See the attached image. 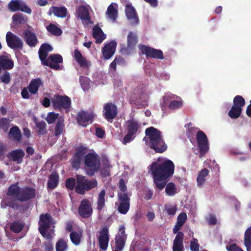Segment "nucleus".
<instances>
[{"instance_id": "1", "label": "nucleus", "mask_w": 251, "mask_h": 251, "mask_svg": "<svg viewBox=\"0 0 251 251\" xmlns=\"http://www.w3.org/2000/svg\"><path fill=\"white\" fill-rule=\"evenodd\" d=\"M173 162L168 159L159 157L156 162L152 163L150 171L153 176L155 189L162 190L166 184V179L174 173Z\"/></svg>"}, {"instance_id": "2", "label": "nucleus", "mask_w": 251, "mask_h": 251, "mask_svg": "<svg viewBox=\"0 0 251 251\" xmlns=\"http://www.w3.org/2000/svg\"><path fill=\"white\" fill-rule=\"evenodd\" d=\"M146 137L144 138L146 144L153 149L156 152H162L167 149L161 135L160 132L153 127L146 130Z\"/></svg>"}, {"instance_id": "3", "label": "nucleus", "mask_w": 251, "mask_h": 251, "mask_svg": "<svg viewBox=\"0 0 251 251\" xmlns=\"http://www.w3.org/2000/svg\"><path fill=\"white\" fill-rule=\"evenodd\" d=\"M52 50V48L50 45L47 44L42 45L39 50V57L44 65L49 66L51 68L58 70L59 69L58 64L62 61V58L60 55H51L47 59H46L48 52Z\"/></svg>"}, {"instance_id": "4", "label": "nucleus", "mask_w": 251, "mask_h": 251, "mask_svg": "<svg viewBox=\"0 0 251 251\" xmlns=\"http://www.w3.org/2000/svg\"><path fill=\"white\" fill-rule=\"evenodd\" d=\"M54 223L50 215H41L39 222V230L42 235L47 238H51L54 234Z\"/></svg>"}, {"instance_id": "5", "label": "nucleus", "mask_w": 251, "mask_h": 251, "mask_svg": "<svg viewBox=\"0 0 251 251\" xmlns=\"http://www.w3.org/2000/svg\"><path fill=\"white\" fill-rule=\"evenodd\" d=\"M8 194L20 201H25L33 198L35 195V191L29 188L20 189L16 184L9 187Z\"/></svg>"}, {"instance_id": "6", "label": "nucleus", "mask_w": 251, "mask_h": 251, "mask_svg": "<svg viewBox=\"0 0 251 251\" xmlns=\"http://www.w3.org/2000/svg\"><path fill=\"white\" fill-rule=\"evenodd\" d=\"M245 104L244 99L241 96H236L233 99V105L228 112V116L232 119L238 118L242 112V107Z\"/></svg>"}, {"instance_id": "7", "label": "nucleus", "mask_w": 251, "mask_h": 251, "mask_svg": "<svg viewBox=\"0 0 251 251\" xmlns=\"http://www.w3.org/2000/svg\"><path fill=\"white\" fill-rule=\"evenodd\" d=\"M75 15L76 18L80 20L83 24L88 25L91 23L88 5L79 6L76 9Z\"/></svg>"}, {"instance_id": "8", "label": "nucleus", "mask_w": 251, "mask_h": 251, "mask_svg": "<svg viewBox=\"0 0 251 251\" xmlns=\"http://www.w3.org/2000/svg\"><path fill=\"white\" fill-rule=\"evenodd\" d=\"M85 164L90 169V172H88V174L89 175H93L99 170L100 168V164L97 155L94 153H89L86 155Z\"/></svg>"}, {"instance_id": "9", "label": "nucleus", "mask_w": 251, "mask_h": 251, "mask_svg": "<svg viewBox=\"0 0 251 251\" xmlns=\"http://www.w3.org/2000/svg\"><path fill=\"white\" fill-rule=\"evenodd\" d=\"M79 215L84 218H88L93 213V208L90 201L86 199H83L78 208Z\"/></svg>"}, {"instance_id": "10", "label": "nucleus", "mask_w": 251, "mask_h": 251, "mask_svg": "<svg viewBox=\"0 0 251 251\" xmlns=\"http://www.w3.org/2000/svg\"><path fill=\"white\" fill-rule=\"evenodd\" d=\"M138 47L141 52L145 54L147 57L160 59L163 58V52L161 50L154 49L143 45H139Z\"/></svg>"}, {"instance_id": "11", "label": "nucleus", "mask_w": 251, "mask_h": 251, "mask_svg": "<svg viewBox=\"0 0 251 251\" xmlns=\"http://www.w3.org/2000/svg\"><path fill=\"white\" fill-rule=\"evenodd\" d=\"M197 140L201 153H206L209 150L208 139L206 134L201 130L198 131L197 133Z\"/></svg>"}, {"instance_id": "12", "label": "nucleus", "mask_w": 251, "mask_h": 251, "mask_svg": "<svg viewBox=\"0 0 251 251\" xmlns=\"http://www.w3.org/2000/svg\"><path fill=\"white\" fill-rule=\"evenodd\" d=\"M119 231L115 237V248L119 251H122L125 247L126 240V235L125 231V226L121 225L119 226Z\"/></svg>"}, {"instance_id": "13", "label": "nucleus", "mask_w": 251, "mask_h": 251, "mask_svg": "<svg viewBox=\"0 0 251 251\" xmlns=\"http://www.w3.org/2000/svg\"><path fill=\"white\" fill-rule=\"evenodd\" d=\"M94 116V114L92 112L80 111L77 114V123L79 125L86 127L92 122Z\"/></svg>"}, {"instance_id": "14", "label": "nucleus", "mask_w": 251, "mask_h": 251, "mask_svg": "<svg viewBox=\"0 0 251 251\" xmlns=\"http://www.w3.org/2000/svg\"><path fill=\"white\" fill-rule=\"evenodd\" d=\"M8 46L13 49L22 48L23 42L21 39L11 32H8L6 36Z\"/></svg>"}, {"instance_id": "15", "label": "nucleus", "mask_w": 251, "mask_h": 251, "mask_svg": "<svg viewBox=\"0 0 251 251\" xmlns=\"http://www.w3.org/2000/svg\"><path fill=\"white\" fill-rule=\"evenodd\" d=\"M125 13L127 20L132 25H136L139 22V18L134 7L131 3H127L125 6Z\"/></svg>"}, {"instance_id": "16", "label": "nucleus", "mask_w": 251, "mask_h": 251, "mask_svg": "<svg viewBox=\"0 0 251 251\" xmlns=\"http://www.w3.org/2000/svg\"><path fill=\"white\" fill-rule=\"evenodd\" d=\"M100 248L104 251L107 249L109 241V231L107 227H103L99 232L98 238Z\"/></svg>"}, {"instance_id": "17", "label": "nucleus", "mask_w": 251, "mask_h": 251, "mask_svg": "<svg viewBox=\"0 0 251 251\" xmlns=\"http://www.w3.org/2000/svg\"><path fill=\"white\" fill-rule=\"evenodd\" d=\"M127 45L125 49L126 54H130L134 52L135 46L137 43V37L136 33L129 32L127 37Z\"/></svg>"}, {"instance_id": "18", "label": "nucleus", "mask_w": 251, "mask_h": 251, "mask_svg": "<svg viewBox=\"0 0 251 251\" xmlns=\"http://www.w3.org/2000/svg\"><path fill=\"white\" fill-rule=\"evenodd\" d=\"M52 103L55 108H68L71 104V100L67 96H56L52 100Z\"/></svg>"}, {"instance_id": "19", "label": "nucleus", "mask_w": 251, "mask_h": 251, "mask_svg": "<svg viewBox=\"0 0 251 251\" xmlns=\"http://www.w3.org/2000/svg\"><path fill=\"white\" fill-rule=\"evenodd\" d=\"M116 45V43L112 41L105 44L104 47L102 48L101 51L104 59H109L114 55Z\"/></svg>"}, {"instance_id": "20", "label": "nucleus", "mask_w": 251, "mask_h": 251, "mask_svg": "<svg viewBox=\"0 0 251 251\" xmlns=\"http://www.w3.org/2000/svg\"><path fill=\"white\" fill-rule=\"evenodd\" d=\"M9 8L12 11L20 10L27 13H31V10L25 5L20 0H11L9 4Z\"/></svg>"}, {"instance_id": "21", "label": "nucleus", "mask_w": 251, "mask_h": 251, "mask_svg": "<svg viewBox=\"0 0 251 251\" xmlns=\"http://www.w3.org/2000/svg\"><path fill=\"white\" fill-rule=\"evenodd\" d=\"M183 237L182 232L177 233L173 242V251H184Z\"/></svg>"}, {"instance_id": "22", "label": "nucleus", "mask_w": 251, "mask_h": 251, "mask_svg": "<svg viewBox=\"0 0 251 251\" xmlns=\"http://www.w3.org/2000/svg\"><path fill=\"white\" fill-rule=\"evenodd\" d=\"M104 114L107 120L114 119L117 115V108L116 106L111 103L106 104L104 107Z\"/></svg>"}, {"instance_id": "23", "label": "nucleus", "mask_w": 251, "mask_h": 251, "mask_svg": "<svg viewBox=\"0 0 251 251\" xmlns=\"http://www.w3.org/2000/svg\"><path fill=\"white\" fill-rule=\"evenodd\" d=\"M76 185L75 187V190L77 193L82 195L84 194L86 191L85 187V177L82 175H77L76 176Z\"/></svg>"}, {"instance_id": "24", "label": "nucleus", "mask_w": 251, "mask_h": 251, "mask_svg": "<svg viewBox=\"0 0 251 251\" xmlns=\"http://www.w3.org/2000/svg\"><path fill=\"white\" fill-rule=\"evenodd\" d=\"M107 18L112 22H115L118 17V4L115 3L111 4L107 9Z\"/></svg>"}, {"instance_id": "25", "label": "nucleus", "mask_w": 251, "mask_h": 251, "mask_svg": "<svg viewBox=\"0 0 251 251\" xmlns=\"http://www.w3.org/2000/svg\"><path fill=\"white\" fill-rule=\"evenodd\" d=\"M127 131L135 134L140 132L141 128V125L134 119L129 120L126 123Z\"/></svg>"}, {"instance_id": "26", "label": "nucleus", "mask_w": 251, "mask_h": 251, "mask_svg": "<svg viewBox=\"0 0 251 251\" xmlns=\"http://www.w3.org/2000/svg\"><path fill=\"white\" fill-rule=\"evenodd\" d=\"M74 57L76 62L81 67L87 68L90 66V63L83 56L81 52L77 50H75L74 53Z\"/></svg>"}, {"instance_id": "27", "label": "nucleus", "mask_w": 251, "mask_h": 251, "mask_svg": "<svg viewBox=\"0 0 251 251\" xmlns=\"http://www.w3.org/2000/svg\"><path fill=\"white\" fill-rule=\"evenodd\" d=\"M208 174L209 171L206 169H203L199 173L197 178V184L198 187H203L206 182V177Z\"/></svg>"}, {"instance_id": "28", "label": "nucleus", "mask_w": 251, "mask_h": 251, "mask_svg": "<svg viewBox=\"0 0 251 251\" xmlns=\"http://www.w3.org/2000/svg\"><path fill=\"white\" fill-rule=\"evenodd\" d=\"M93 35L97 43H101L106 38L105 34L97 25H95L93 28Z\"/></svg>"}, {"instance_id": "29", "label": "nucleus", "mask_w": 251, "mask_h": 251, "mask_svg": "<svg viewBox=\"0 0 251 251\" xmlns=\"http://www.w3.org/2000/svg\"><path fill=\"white\" fill-rule=\"evenodd\" d=\"M119 191L118 192V198L119 199H123L124 198H129L130 194L126 191V186L125 184V182L124 179H121L120 180L119 184Z\"/></svg>"}, {"instance_id": "30", "label": "nucleus", "mask_w": 251, "mask_h": 251, "mask_svg": "<svg viewBox=\"0 0 251 251\" xmlns=\"http://www.w3.org/2000/svg\"><path fill=\"white\" fill-rule=\"evenodd\" d=\"M120 201V204L118 207V211L122 214H126L129 210V198H124V199H119Z\"/></svg>"}, {"instance_id": "31", "label": "nucleus", "mask_w": 251, "mask_h": 251, "mask_svg": "<svg viewBox=\"0 0 251 251\" xmlns=\"http://www.w3.org/2000/svg\"><path fill=\"white\" fill-rule=\"evenodd\" d=\"M25 38L27 44L30 47H34L37 43L36 35L29 31L25 32Z\"/></svg>"}, {"instance_id": "32", "label": "nucleus", "mask_w": 251, "mask_h": 251, "mask_svg": "<svg viewBox=\"0 0 251 251\" xmlns=\"http://www.w3.org/2000/svg\"><path fill=\"white\" fill-rule=\"evenodd\" d=\"M24 155V151L21 149L13 151L9 154L10 157L13 160L17 162L18 163H21L22 162Z\"/></svg>"}, {"instance_id": "33", "label": "nucleus", "mask_w": 251, "mask_h": 251, "mask_svg": "<svg viewBox=\"0 0 251 251\" xmlns=\"http://www.w3.org/2000/svg\"><path fill=\"white\" fill-rule=\"evenodd\" d=\"M49 13L50 15L53 13L57 17L64 18L66 16L67 9L63 7H52L50 8Z\"/></svg>"}, {"instance_id": "34", "label": "nucleus", "mask_w": 251, "mask_h": 251, "mask_svg": "<svg viewBox=\"0 0 251 251\" xmlns=\"http://www.w3.org/2000/svg\"><path fill=\"white\" fill-rule=\"evenodd\" d=\"M9 136L10 138L19 142L21 141L22 135L21 131L18 126L12 127L9 131Z\"/></svg>"}, {"instance_id": "35", "label": "nucleus", "mask_w": 251, "mask_h": 251, "mask_svg": "<svg viewBox=\"0 0 251 251\" xmlns=\"http://www.w3.org/2000/svg\"><path fill=\"white\" fill-rule=\"evenodd\" d=\"M0 65L2 68L10 69L13 67V63L7 56H2L0 57Z\"/></svg>"}, {"instance_id": "36", "label": "nucleus", "mask_w": 251, "mask_h": 251, "mask_svg": "<svg viewBox=\"0 0 251 251\" xmlns=\"http://www.w3.org/2000/svg\"><path fill=\"white\" fill-rule=\"evenodd\" d=\"M105 190H102L99 193L97 199V209L100 211L105 206Z\"/></svg>"}, {"instance_id": "37", "label": "nucleus", "mask_w": 251, "mask_h": 251, "mask_svg": "<svg viewBox=\"0 0 251 251\" xmlns=\"http://www.w3.org/2000/svg\"><path fill=\"white\" fill-rule=\"evenodd\" d=\"M42 85L41 80L38 78L32 80L29 86V90L32 94H35L39 87Z\"/></svg>"}, {"instance_id": "38", "label": "nucleus", "mask_w": 251, "mask_h": 251, "mask_svg": "<svg viewBox=\"0 0 251 251\" xmlns=\"http://www.w3.org/2000/svg\"><path fill=\"white\" fill-rule=\"evenodd\" d=\"M183 100L180 98L176 96V99L173 100L169 105L171 109L175 110L181 108L183 105Z\"/></svg>"}, {"instance_id": "39", "label": "nucleus", "mask_w": 251, "mask_h": 251, "mask_svg": "<svg viewBox=\"0 0 251 251\" xmlns=\"http://www.w3.org/2000/svg\"><path fill=\"white\" fill-rule=\"evenodd\" d=\"M245 245L247 251H251V226L245 231L244 235Z\"/></svg>"}, {"instance_id": "40", "label": "nucleus", "mask_w": 251, "mask_h": 251, "mask_svg": "<svg viewBox=\"0 0 251 251\" xmlns=\"http://www.w3.org/2000/svg\"><path fill=\"white\" fill-rule=\"evenodd\" d=\"M67 240L60 239L56 244V251H66L68 249Z\"/></svg>"}, {"instance_id": "41", "label": "nucleus", "mask_w": 251, "mask_h": 251, "mask_svg": "<svg viewBox=\"0 0 251 251\" xmlns=\"http://www.w3.org/2000/svg\"><path fill=\"white\" fill-rule=\"evenodd\" d=\"M165 192L169 196H173L177 193V188L174 183H169L166 187Z\"/></svg>"}, {"instance_id": "42", "label": "nucleus", "mask_w": 251, "mask_h": 251, "mask_svg": "<svg viewBox=\"0 0 251 251\" xmlns=\"http://www.w3.org/2000/svg\"><path fill=\"white\" fill-rule=\"evenodd\" d=\"M58 179V176L56 173H53L51 174L48 181V187L49 188H54L57 185Z\"/></svg>"}, {"instance_id": "43", "label": "nucleus", "mask_w": 251, "mask_h": 251, "mask_svg": "<svg viewBox=\"0 0 251 251\" xmlns=\"http://www.w3.org/2000/svg\"><path fill=\"white\" fill-rule=\"evenodd\" d=\"M60 118H63L62 117L59 115L58 114L54 112H49L47 115L45 120L49 124L53 123L56 120L57 122L59 121Z\"/></svg>"}, {"instance_id": "44", "label": "nucleus", "mask_w": 251, "mask_h": 251, "mask_svg": "<svg viewBox=\"0 0 251 251\" xmlns=\"http://www.w3.org/2000/svg\"><path fill=\"white\" fill-rule=\"evenodd\" d=\"M64 119L63 118H60L59 121H57L55 128V135L58 136L63 133L64 129Z\"/></svg>"}, {"instance_id": "45", "label": "nucleus", "mask_w": 251, "mask_h": 251, "mask_svg": "<svg viewBox=\"0 0 251 251\" xmlns=\"http://www.w3.org/2000/svg\"><path fill=\"white\" fill-rule=\"evenodd\" d=\"M79 81L83 90H87L90 88L91 81L88 78L81 76L79 78Z\"/></svg>"}, {"instance_id": "46", "label": "nucleus", "mask_w": 251, "mask_h": 251, "mask_svg": "<svg viewBox=\"0 0 251 251\" xmlns=\"http://www.w3.org/2000/svg\"><path fill=\"white\" fill-rule=\"evenodd\" d=\"M81 232H72L70 234V238L72 243L75 245H78L80 242Z\"/></svg>"}, {"instance_id": "47", "label": "nucleus", "mask_w": 251, "mask_h": 251, "mask_svg": "<svg viewBox=\"0 0 251 251\" xmlns=\"http://www.w3.org/2000/svg\"><path fill=\"white\" fill-rule=\"evenodd\" d=\"M47 29L50 33L56 36L60 35L62 33V31L59 28L51 24L47 26Z\"/></svg>"}, {"instance_id": "48", "label": "nucleus", "mask_w": 251, "mask_h": 251, "mask_svg": "<svg viewBox=\"0 0 251 251\" xmlns=\"http://www.w3.org/2000/svg\"><path fill=\"white\" fill-rule=\"evenodd\" d=\"M85 181L86 187L85 189L86 191L96 187L98 185V182L96 179H88L85 178Z\"/></svg>"}, {"instance_id": "49", "label": "nucleus", "mask_w": 251, "mask_h": 251, "mask_svg": "<svg viewBox=\"0 0 251 251\" xmlns=\"http://www.w3.org/2000/svg\"><path fill=\"white\" fill-rule=\"evenodd\" d=\"M176 99V95L171 93L165 94L163 97V102L161 103L162 107L165 106L169 101H171L173 100Z\"/></svg>"}, {"instance_id": "50", "label": "nucleus", "mask_w": 251, "mask_h": 251, "mask_svg": "<svg viewBox=\"0 0 251 251\" xmlns=\"http://www.w3.org/2000/svg\"><path fill=\"white\" fill-rule=\"evenodd\" d=\"M165 208L168 215L174 216L176 214V208L175 204L171 203L166 204L165 205Z\"/></svg>"}, {"instance_id": "51", "label": "nucleus", "mask_w": 251, "mask_h": 251, "mask_svg": "<svg viewBox=\"0 0 251 251\" xmlns=\"http://www.w3.org/2000/svg\"><path fill=\"white\" fill-rule=\"evenodd\" d=\"M205 220L207 223L210 225H215L217 223V219L215 214L213 213H208L205 216Z\"/></svg>"}, {"instance_id": "52", "label": "nucleus", "mask_w": 251, "mask_h": 251, "mask_svg": "<svg viewBox=\"0 0 251 251\" xmlns=\"http://www.w3.org/2000/svg\"><path fill=\"white\" fill-rule=\"evenodd\" d=\"M185 127L187 129V134L189 137L192 136L194 133L196 132L198 129L197 128L193 126V124L191 123H188L186 124L185 126Z\"/></svg>"}, {"instance_id": "53", "label": "nucleus", "mask_w": 251, "mask_h": 251, "mask_svg": "<svg viewBox=\"0 0 251 251\" xmlns=\"http://www.w3.org/2000/svg\"><path fill=\"white\" fill-rule=\"evenodd\" d=\"M134 138V134L128 131L127 133L124 136L123 139L121 140V142L123 144L126 145L132 141Z\"/></svg>"}, {"instance_id": "54", "label": "nucleus", "mask_w": 251, "mask_h": 251, "mask_svg": "<svg viewBox=\"0 0 251 251\" xmlns=\"http://www.w3.org/2000/svg\"><path fill=\"white\" fill-rule=\"evenodd\" d=\"M87 148L83 146L78 147L76 149V151L75 155H76V157L78 158L80 157V158H82L84 155L87 152Z\"/></svg>"}, {"instance_id": "55", "label": "nucleus", "mask_w": 251, "mask_h": 251, "mask_svg": "<svg viewBox=\"0 0 251 251\" xmlns=\"http://www.w3.org/2000/svg\"><path fill=\"white\" fill-rule=\"evenodd\" d=\"M46 123L44 121L36 123V126L38 129V132L40 134H44L46 132Z\"/></svg>"}, {"instance_id": "56", "label": "nucleus", "mask_w": 251, "mask_h": 251, "mask_svg": "<svg viewBox=\"0 0 251 251\" xmlns=\"http://www.w3.org/2000/svg\"><path fill=\"white\" fill-rule=\"evenodd\" d=\"M190 249L191 251H199V245L198 244V240L195 238H193L190 242Z\"/></svg>"}, {"instance_id": "57", "label": "nucleus", "mask_w": 251, "mask_h": 251, "mask_svg": "<svg viewBox=\"0 0 251 251\" xmlns=\"http://www.w3.org/2000/svg\"><path fill=\"white\" fill-rule=\"evenodd\" d=\"M23 226L21 224L14 223L10 226L11 229L15 232H19L23 229Z\"/></svg>"}, {"instance_id": "58", "label": "nucleus", "mask_w": 251, "mask_h": 251, "mask_svg": "<svg viewBox=\"0 0 251 251\" xmlns=\"http://www.w3.org/2000/svg\"><path fill=\"white\" fill-rule=\"evenodd\" d=\"M187 218V216L185 213H181L177 217V223L183 226L186 221Z\"/></svg>"}, {"instance_id": "59", "label": "nucleus", "mask_w": 251, "mask_h": 251, "mask_svg": "<svg viewBox=\"0 0 251 251\" xmlns=\"http://www.w3.org/2000/svg\"><path fill=\"white\" fill-rule=\"evenodd\" d=\"M9 122L8 120L6 118H1L0 119V128L6 130L9 125Z\"/></svg>"}, {"instance_id": "60", "label": "nucleus", "mask_w": 251, "mask_h": 251, "mask_svg": "<svg viewBox=\"0 0 251 251\" xmlns=\"http://www.w3.org/2000/svg\"><path fill=\"white\" fill-rule=\"evenodd\" d=\"M75 184H76V182H75V180L74 178H70L67 179L66 181L67 188L70 190H73L74 188Z\"/></svg>"}, {"instance_id": "61", "label": "nucleus", "mask_w": 251, "mask_h": 251, "mask_svg": "<svg viewBox=\"0 0 251 251\" xmlns=\"http://www.w3.org/2000/svg\"><path fill=\"white\" fill-rule=\"evenodd\" d=\"M228 251H243V250L238 246L236 244H230L226 247Z\"/></svg>"}, {"instance_id": "62", "label": "nucleus", "mask_w": 251, "mask_h": 251, "mask_svg": "<svg viewBox=\"0 0 251 251\" xmlns=\"http://www.w3.org/2000/svg\"><path fill=\"white\" fill-rule=\"evenodd\" d=\"M12 19L14 23L16 24H20L24 21L23 15L21 14H15Z\"/></svg>"}, {"instance_id": "63", "label": "nucleus", "mask_w": 251, "mask_h": 251, "mask_svg": "<svg viewBox=\"0 0 251 251\" xmlns=\"http://www.w3.org/2000/svg\"><path fill=\"white\" fill-rule=\"evenodd\" d=\"M81 158L80 157H76V155H75L72 159V165L73 168H77L80 164Z\"/></svg>"}, {"instance_id": "64", "label": "nucleus", "mask_w": 251, "mask_h": 251, "mask_svg": "<svg viewBox=\"0 0 251 251\" xmlns=\"http://www.w3.org/2000/svg\"><path fill=\"white\" fill-rule=\"evenodd\" d=\"M0 78L2 82L7 84L10 81V75L8 73H6L0 76Z\"/></svg>"}]
</instances>
